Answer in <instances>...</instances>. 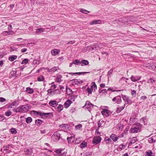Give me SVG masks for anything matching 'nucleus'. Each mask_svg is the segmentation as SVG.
Masks as SVG:
<instances>
[{
    "instance_id": "obj_1",
    "label": "nucleus",
    "mask_w": 156,
    "mask_h": 156,
    "mask_svg": "<svg viewBox=\"0 0 156 156\" xmlns=\"http://www.w3.org/2000/svg\"><path fill=\"white\" fill-rule=\"evenodd\" d=\"M30 108L28 105H24L14 108L13 111L16 112L24 113L28 112Z\"/></svg>"
},
{
    "instance_id": "obj_2",
    "label": "nucleus",
    "mask_w": 156,
    "mask_h": 156,
    "mask_svg": "<svg viewBox=\"0 0 156 156\" xmlns=\"http://www.w3.org/2000/svg\"><path fill=\"white\" fill-rule=\"evenodd\" d=\"M142 125L139 123L133 124L129 130V132L131 133H137L141 131Z\"/></svg>"
},
{
    "instance_id": "obj_3",
    "label": "nucleus",
    "mask_w": 156,
    "mask_h": 156,
    "mask_svg": "<svg viewBox=\"0 0 156 156\" xmlns=\"http://www.w3.org/2000/svg\"><path fill=\"white\" fill-rule=\"evenodd\" d=\"M60 137V134L58 132H56L53 135L51 138L52 140L56 142L59 140Z\"/></svg>"
},
{
    "instance_id": "obj_4",
    "label": "nucleus",
    "mask_w": 156,
    "mask_h": 156,
    "mask_svg": "<svg viewBox=\"0 0 156 156\" xmlns=\"http://www.w3.org/2000/svg\"><path fill=\"white\" fill-rule=\"evenodd\" d=\"M122 98L125 103V105L131 104V100L129 98V97L125 95H122Z\"/></svg>"
},
{
    "instance_id": "obj_5",
    "label": "nucleus",
    "mask_w": 156,
    "mask_h": 156,
    "mask_svg": "<svg viewBox=\"0 0 156 156\" xmlns=\"http://www.w3.org/2000/svg\"><path fill=\"white\" fill-rule=\"evenodd\" d=\"M102 140L101 137L94 136L92 140V143L95 145H97L101 142Z\"/></svg>"
},
{
    "instance_id": "obj_6",
    "label": "nucleus",
    "mask_w": 156,
    "mask_h": 156,
    "mask_svg": "<svg viewBox=\"0 0 156 156\" xmlns=\"http://www.w3.org/2000/svg\"><path fill=\"white\" fill-rule=\"evenodd\" d=\"M112 101L114 103L119 104L122 102L121 98L119 96H117L112 99Z\"/></svg>"
},
{
    "instance_id": "obj_7",
    "label": "nucleus",
    "mask_w": 156,
    "mask_h": 156,
    "mask_svg": "<svg viewBox=\"0 0 156 156\" xmlns=\"http://www.w3.org/2000/svg\"><path fill=\"white\" fill-rule=\"evenodd\" d=\"M123 135H122L121 136H117V135L115 134L112 133L111 134L110 137V138H111L114 141L116 142L119 138L123 137Z\"/></svg>"
},
{
    "instance_id": "obj_8",
    "label": "nucleus",
    "mask_w": 156,
    "mask_h": 156,
    "mask_svg": "<svg viewBox=\"0 0 156 156\" xmlns=\"http://www.w3.org/2000/svg\"><path fill=\"white\" fill-rule=\"evenodd\" d=\"M103 116H108L112 113V112L109 110L107 109H103L101 112Z\"/></svg>"
},
{
    "instance_id": "obj_9",
    "label": "nucleus",
    "mask_w": 156,
    "mask_h": 156,
    "mask_svg": "<svg viewBox=\"0 0 156 156\" xmlns=\"http://www.w3.org/2000/svg\"><path fill=\"white\" fill-rule=\"evenodd\" d=\"M58 69V67L54 66L51 69H48V71L50 74H52L57 71Z\"/></svg>"
},
{
    "instance_id": "obj_10",
    "label": "nucleus",
    "mask_w": 156,
    "mask_h": 156,
    "mask_svg": "<svg viewBox=\"0 0 156 156\" xmlns=\"http://www.w3.org/2000/svg\"><path fill=\"white\" fill-rule=\"evenodd\" d=\"M141 78V77L140 76H132L130 77V80L133 82H136L140 80Z\"/></svg>"
},
{
    "instance_id": "obj_11",
    "label": "nucleus",
    "mask_w": 156,
    "mask_h": 156,
    "mask_svg": "<svg viewBox=\"0 0 156 156\" xmlns=\"http://www.w3.org/2000/svg\"><path fill=\"white\" fill-rule=\"evenodd\" d=\"M71 81L74 84L78 85L81 84L83 83L82 81L79 79H73Z\"/></svg>"
},
{
    "instance_id": "obj_12",
    "label": "nucleus",
    "mask_w": 156,
    "mask_h": 156,
    "mask_svg": "<svg viewBox=\"0 0 156 156\" xmlns=\"http://www.w3.org/2000/svg\"><path fill=\"white\" fill-rule=\"evenodd\" d=\"M101 23V21L100 20H94L92 21H90L89 23V24L90 25H95L97 24H100Z\"/></svg>"
},
{
    "instance_id": "obj_13",
    "label": "nucleus",
    "mask_w": 156,
    "mask_h": 156,
    "mask_svg": "<svg viewBox=\"0 0 156 156\" xmlns=\"http://www.w3.org/2000/svg\"><path fill=\"white\" fill-rule=\"evenodd\" d=\"M60 51V50L58 49H54L51 50V55L53 56H55L58 54Z\"/></svg>"
},
{
    "instance_id": "obj_14",
    "label": "nucleus",
    "mask_w": 156,
    "mask_h": 156,
    "mask_svg": "<svg viewBox=\"0 0 156 156\" xmlns=\"http://www.w3.org/2000/svg\"><path fill=\"white\" fill-rule=\"evenodd\" d=\"M75 138L74 136H71L70 137H68L67 140L69 144L73 143L74 144Z\"/></svg>"
},
{
    "instance_id": "obj_15",
    "label": "nucleus",
    "mask_w": 156,
    "mask_h": 156,
    "mask_svg": "<svg viewBox=\"0 0 156 156\" xmlns=\"http://www.w3.org/2000/svg\"><path fill=\"white\" fill-rule=\"evenodd\" d=\"M104 141L107 145H109L111 144L112 140L110 138L106 137L105 138Z\"/></svg>"
},
{
    "instance_id": "obj_16",
    "label": "nucleus",
    "mask_w": 156,
    "mask_h": 156,
    "mask_svg": "<svg viewBox=\"0 0 156 156\" xmlns=\"http://www.w3.org/2000/svg\"><path fill=\"white\" fill-rule=\"evenodd\" d=\"M49 104L50 106L55 107L58 105V102L55 101L51 100L49 102Z\"/></svg>"
},
{
    "instance_id": "obj_17",
    "label": "nucleus",
    "mask_w": 156,
    "mask_h": 156,
    "mask_svg": "<svg viewBox=\"0 0 156 156\" xmlns=\"http://www.w3.org/2000/svg\"><path fill=\"white\" fill-rule=\"evenodd\" d=\"M34 113L36 115L38 116V115H40V116L45 115H49L50 113H42L41 112H38L34 111Z\"/></svg>"
},
{
    "instance_id": "obj_18",
    "label": "nucleus",
    "mask_w": 156,
    "mask_h": 156,
    "mask_svg": "<svg viewBox=\"0 0 156 156\" xmlns=\"http://www.w3.org/2000/svg\"><path fill=\"white\" fill-rule=\"evenodd\" d=\"M62 76L61 75L58 74L56 78V82L57 83H60V82L62 81Z\"/></svg>"
},
{
    "instance_id": "obj_19",
    "label": "nucleus",
    "mask_w": 156,
    "mask_h": 156,
    "mask_svg": "<svg viewBox=\"0 0 156 156\" xmlns=\"http://www.w3.org/2000/svg\"><path fill=\"white\" fill-rule=\"evenodd\" d=\"M72 103L71 101L68 100L64 104V107L65 108H67Z\"/></svg>"
},
{
    "instance_id": "obj_20",
    "label": "nucleus",
    "mask_w": 156,
    "mask_h": 156,
    "mask_svg": "<svg viewBox=\"0 0 156 156\" xmlns=\"http://www.w3.org/2000/svg\"><path fill=\"white\" fill-rule=\"evenodd\" d=\"M26 92L27 94H31L34 93V90L33 89L30 88L29 87H28L26 88Z\"/></svg>"
},
{
    "instance_id": "obj_21",
    "label": "nucleus",
    "mask_w": 156,
    "mask_h": 156,
    "mask_svg": "<svg viewBox=\"0 0 156 156\" xmlns=\"http://www.w3.org/2000/svg\"><path fill=\"white\" fill-rule=\"evenodd\" d=\"M125 106V104H124L123 105H122V107L117 108L116 112L118 113L120 112L124 108Z\"/></svg>"
},
{
    "instance_id": "obj_22",
    "label": "nucleus",
    "mask_w": 156,
    "mask_h": 156,
    "mask_svg": "<svg viewBox=\"0 0 156 156\" xmlns=\"http://www.w3.org/2000/svg\"><path fill=\"white\" fill-rule=\"evenodd\" d=\"M44 29L43 28H40L37 29L35 31V33L37 34H39L40 33L44 32Z\"/></svg>"
},
{
    "instance_id": "obj_23",
    "label": "nucleus",
    "mask_w": 156,
    "mask_h": 156,
    "mask_svg": "<svg viewBox=\"0 0 156 156\" xmlns=\"http://www.w3.org/2000/svg\"><path fill=\"white\" fill-rule=\"evenodd\" d=\"M80 63H81V66H83L88 65L89 63V62L87 60H83L81 61Z\"/></svg>"
},
{
    "instance_id": "obj_24",
    "label": "nucleus",
    "mask_w": 156,
    "mask_h": 156,
    "mask_svg": "<svg viewBox=\"0 0 156 156\" xmlns=\"http://www.w3.org/2000/svg\"><path fill=\"white\" fill-rule=\"evenodd\" d=\"M17 58V56L16 55H12L9 57L8 59L11 62L13 61L14 60L16 59Z\"/></svg>"
},
{
    "instance_id": "obj_25",
    "label": "nucleus",
    "mask_w": 156,
    "mask_h": 156,
    "mask_svg": "<svg viewBox=\"0 0 156 156\" xmlns=\"http://www.w3.org/2000/svg\"><path fill=\"white\" fill-rule=\"evenodd\" d=\"M87 143L85 141H83L82 143L80 145V147L81 148H83L87 146Z\"/></svg>"
},
{
    "instance_id": "obj_26",
    "label": "nucleus",
    "mask_w": 156,
    "mask_h": 156,
    "mask_svg": "<svg viewBox=\"0 0 156 156\" xmlns=\"http://www.w3.org/2000/svg\"><path fill=\"white\" fill-rule=\"evenodd\" d=\"M57 110L58 112H60L63 109V105L61 104L58 105V106L57 107Z\"/></svg>"
},
{
    "instance_id": "obj_27",
    "label": "nucleus",
    "mask_w": 156,
    "mask_h": 156,
    "mask_svg": "<svg viewBox=\"0 0 156 156\" xmlns=\"http://www.w3.org/2000/svg\"><path fill=\"white\" fill-rule=\"evenodd\" d=\"M95 135V136H94L101 137V133L99 131V129H97L96 130Z\"/></svg>"
},
{
    "instance_id": "obj_28",
    "label": "nucleus",
    "mask_w": 156,
    "mask_h": 156,
    "mask_svg": "<svg viewBox=\"0 0 156 156\" xmlns=\"http://www.w3.org/2000/svg\"><path fill=\"white\" fill-rule=\"evenodd\" d=\"M99 94H101L102 95L104 94H107V91L106 89L103 90L99 89Z\"/></svg>"
},
{
    "instance_id": "obj_29",
    "label": "nucleus",
    "mask_w": 156,
    "mask_h": 156,
    "mask_svg": "<svg viewBox=\"0 0 156 156\" xmlns=\"http://www.w3.org/2000/svg\"><path fill=\"white\" fill-rule=\"evenodd\" d=\"M44 78L42 76H40L37 78V80L38 81H43L44 80Z\"/></svg>"
},
{
    "instance_id": "obj_30",
    "label": "nucleus",
    "mask_w": 156,
    "mask_h": 156,
    "mask_svg": "<svg viewBox=\"0 0 156 156\" xmlns=\"http://www.w3.org/2000/svg\"><path fill=\"white\" fill-rule=\"evenodd\" d=\"M12 31H4L2 32V34L5 36H7L12 34Z\"/></svg>"
},
{
    "instance_id": "obj_31",
    "label": "nucleus",
    "mask_w": 156,
    "mask_h": 156,
    "mask_svg": "<svg viewBox=\"0 0 156 156\" xmlns=\"http://www.w3.org/2000/svg\"><path fill=\"white\" fill-rule=\"evenodd\" d=\"M146 154L147 156H153L154 154L151 150H149L148 151L146 152Z\"/></svg>"
},
{
    "instance_id": "obj_32",
    "label": "nucleus",
    "mask_w": 156,
    "mask_h": 156,
    "mask_svg": "<svg viewBox=\"0 0 156 156\" xmlns=\"http://www.w3.org/2000/svg\"><path fill=\"white\" fill-rule=\"evenodd\" d=\"M50 85L51 86L50 87V89L48 90H53L56 88V85L54 82L51 83Z\"/></svg>"
},
{
    "instance_id": "obj_33",
    "label": "nucleus",
    "mask_w": 156,
    "mask_h": 156,
    "mask_svg": "<svg viewBox=\"0 0 156 156\" xmlns=\"http://www.w3.org/2000/svg\"><path fill=\"white\" fill-rule=\"evenodd\" d=\"M91 88L93 91H95L97 89V86L95 83L94 82L93 84L91 86Z\"/></svg>"
},
{
    "instance_id": "obj_34",
    "label": "nucleus",
    "mask_w": 156,
    "mask_h": 156,
    "mask_svg": "<svg viewBox=\"0 0 156 156\" xmlns=\"http://www.w3.org/2000/svg\"><path fill=\"white\" fill-rule=\"evenodd\" d=\"M32 119L31 117H29L27 118L26 122L27 123H30L32 121Z\"/></svg>"
},
{
    "instance_id": "obj_35",
    "label": "nucleus",
    "mask_w": 156,
    "mask_h": 156,
    "mask_svg": "<svg viewBox=\"0 0 156 156\" xmlns=\"http://www.w3.org/2000/svg\"><path fill=\"white\" fill-rule=\"evenodd\" d=\"M73 63L74 64L78 65V64H80V61L78 59H76L73 60Z\"/></svg>"
},
{
    "instance_id": "obj_36",
    "label": "nucleus",
    "mask_w": 156,
    "mask_h": 156,
    "mask_svg": "<svg viewBox=\"0 0 156 156\" xmlns=\"http://www.w3.org/2000/svg\"><path fill=\"white\" fill-rule=\"evenodd\" d=\"M80 11L81 12L83 13H84V14H87V13H89L90 12L87 11V10H86L84 9H80Z\"/></svg>"
},
{
    "instance_id": "obj_37",
    "label": "nucleus",
    "mask_w": 156,
    "mask_h": 156,
    "mask_svg": "<svg viewBox=\"0 0 156 156\" xmlns=\"http://www.w3.org/2000/svg\"><path fill=\"white\" fill-rule=\"evenodd\" d=\"M81 140L80 138H79L76 139V140L74 141V144H78L80 143L81 142Z\"/></svg>"
},
{
    "instance_id": "obj_38",
    "label": "nucleus",
    "mask_w": 156,
    "mask_h": 156,
    "mask_svg": "<svg viewBox=\"0 0 156 156\" xmlns=\"http://www.w3.org/2000/svg\"><path fill=\"white\" fill-rule=\"evenodd\" d=\"M35 122L37 125H40L42 123V121L41 119H38L36 120Z\"/></svg>"
},
{
    "instance_id": "obj_39",
    "label": "nucleus",
    "mask_w": 156,
    "mask_h": 156,
    "mask_svg": "<svg viewBox=\"0 0 156 156\" xmlns=\"http://www.w3.org/2000/svg\"><path fill=\"white\" fill-rule=\"evenodd\" d=\"M88 73V72H78V73H70V74H78V75H80L81 74H86L87 73Z\"/></svg>"
},
{
    "instance_id": "obj_40",
    "label": "nucleus",
    "mask_w": 156,
    "mask_h": 156,
    "mask_svg": "<svg viewBox=\"0 0 156 156\" xmlns=\"http://www.w3.org/2000/svg\"><path fill=\"white\" fill-rule=\"evenodd\" d=\"M148 83H149L153 84L155 83V81L152 78H151L148 80Z\"/></svg>"
},
{
    "instance_id": "obj_41",
    "label": "nucleus",
    "mask_w": 156,
    "mask_h": 156,
    "mask_svg": "<svg viewBox=\"0 0 156 156\" xmlns=\"http://www.w3.org/2000/svg\"><path fill=\"white\" fill-rule=\"evenodd\" d=\"M132 96L133 97H135L136 95V92L135 90H133L131 91V92Z\"/></svg>"
},
{
    "instance_id": "obj_42",
    "label": "nucleus",
    "mask_w": 156,
    "mask_h": 156,
    "mask_svg": "<svg viewBox=\"0 0 156 156\" xmlns=\"http://www.w3.org/2000/svg\"><path fill=\"white\" fill-rule=\"evenodd\" d=\"M17 131L15 128H12L11 129V133L12 134H16Z\"/></svg>"
},
{
    "instance_id": "obj_43",
    "label": "nucleus",
    "mask_w": 156,
    "mask_h": 156,
    "mask_svg": "<svg viewBox=\"0 0 156 156\" xmlns=\"http://www.w3.org/2000/svg\"><path fill=\"white\" fill-rule=\"evenodd\" d=\"M16 103L15 102H12V104L9 105V108H14V106L16 105Z\"/></svg>"
},
{
    "instance_id": "obj_44",
    "label": "nucleus",
    "mask_w": 156,
    "mask_h": 156,
    "mask_svg": "<svg viewBox=\"0 0 156 156\" xmlns=\"http://www.w3.org/2000/svg\"><path fill=\"white\" fill-rule=\"evenodd\" d=\"M87 91L88 94H91L92 93L93 90L91 88L88 87L87 88Z\"/></svg>"
},
{
    "instance_id": "obj_45",
    "label": "nucleus",
    "mask_w": 156,
    "mask_h": 156,
    "mask_svg": "<svg viewBox=\"0 0 156 156\" xmlns=\"http://www.w3.org/2000/svg\"><path fill=\"white\" fill-rule=\"evenodd\" d=\"M62 151V149H57L55 150V152L58 154H61Z\"/></svg>"
},
{
    "instance_id": "obj_46",
    "label": "nucleus",
    "mask_w": 156,
    "mask_h": 156,
    "mask_svg": "<svg viewBox=\"0 0 156 156\" xmlns=\"http://www.w3.org/2000/svg\"><path fill=\"white\" fill-rule=\"evenodd\" d=\"M126 146L123 144H120L119 145V147L121 150L124 149L126 147Z\"/></svg>"
},
{
    "instance_id": "obj_47",
    "label": "nucleus",
    "mask_w": 156,
    "mask_h": 156,
    "mask_svg": "<svg viewBox=\"0 0 156 156\" xmlns=\"http://www.w3.org/2000/svg\"><path fill=\"white\" fill-rule=\"evenodd\" d=\"M12 112L10 111H8L5 113V115L7 116H9L11 114Z\"/></svg>"
},
{
    "instance_id": "obj_48",
    "label": "nucleus",
    "mask_w": 156,
    "mask_h": 156,
    "mask_svg": "<svg viewBox=\"0 0 156 156\" xmlns=\"http://www.w3.org/2000/svg\"><path fill=\"white\" fill-rule=\"evenodd\" d=\"M148 140V142L150 143H152L153 142H155V140L154 141V139L152 137H150V138H149Z\"/></svg>"
},
{
    "instance_id": "obj_49",
    "label": "nucleus",
    "mask_w": 156,
    "mask_h": 156,
    "mask_svg": "<svg viewBox=\"0 0 156 156\" xmlns=\"http://www.w3.org/2000/svg\"><path fill=\"white\" fill-rule=\"evenodd\" d=\"M28 62V61L27 59V58L24 59L22 62L21 64H26Z\"/></svg>"
},
{
    "instance_id": "obj_50",
    "label": "nucleus",
    "mask_w": 156,
    "mask_h": 156,
    "mask_svg": "<svg viewBox=\"0 0 156 156\" xmlns=\"http://www.w3.org/2000/svg\"><path fill=\"white\" fill-rule=\"evenodd\" d=\"M113 70L112 69H110L108 72V76L109 77L111 76L112 75V72H113Z\"/></svg>"
},
{
    "instance_id": "obj_51",
    "label": "nucleus",
    "mask_w": 156,
    "mask_h": 156,
    "mask_svg": "<svg viewBox=\"0 0 156 156\" xmlns=\"http://www.w3.org/2000/svg\"><path fill=\"white\" fill-rule=\"evenodd\" d=\"M66 152H64L60 154L59 155H58L59 156H67L66 154Z\"/></svg>"
},
{
    "instance_id": "obj_52",
    "label": "nucleus",
    "mask_w": 156,
    "mask_h": 156,
    "mask_svg": "<svg viewBox=\"0 0 156 156\" xmlns=\"http://www.w3.org/2000/svg\"><path fill=\"white\" fill-rule=\"evenodd\" d=\"M100 45H101V46H102L101 44H96L95 45L94 48H96L98 47H99L98 48H100L101 47Z\"/></svg>"
},
{
    "instance_id": "obj_53",
    "label": "nucleus",
    "mask_w": 156,
    "mask_h": 156,
    "mask_svg": "<svg viewBox=\"0 0 156 156\" xmlns=\"http://www.w3.org/2000/svg\"><path fill=\"white\" fill-rule=\"evenodd\" d=\"M75 42V41L74 40L72 41H69L68 42L67 44H73Z\"/></svg>"
},
{
    "instance_id": "obj_54",
    "label": "nucleus",
    "mask_w": 156,
    "mask_h": 156,
    "mask_svg": "<svg viewBox=\"0 0 156 156\" xmlns=\"http://www.w3.org/2000/svg\"><path fill=\"white\" fill-rule=\"evenodd\" d=\"M27 50V48H23L21 50V51L22 53H24L26 52Z\"/></svg>"
},
{
    "instance_id": "obj_55",
    "label": "nucleus",
    "mask_w": 156,
    "mask_h": 156,
    "mask_svg": "<svg viewBox=\"0 0 156 156\" xmlns=\"http://www.w3.org/2000/svg\"><path fill=\"white\" fill-rule=\"evenodd\" d=\"M6 101V99L2 97L0 98V102H3Z\"/></svg>"
},
{
    "instance_id": "obj_56",
    "label": "nucleus",
    "mask_w": 156,
    "mask_h": 156,
    "mask_svg": "<svg viewBox=\"0 0 156 156\" xmlns=\"http://www.w3.org/2000/svg\"><path fill=\"white\" fill-rule=\"evenodd\" d=\"M108 90H109V91H112V92H114V91H116V90H113V89H111V88H108ZM121 90H118L117 91H120Z\"/></svg>"
},
{
    "instance_id": "obj_57",
    "label": "nucleus",
    "mask_w": 156,
    "mask_h": 156,
    "mask_svg": "<svg viewBox=\"0 0 156 156\" xmlns=\"http://www.w3.org/2000/svg\"><path fill=\"white\" fill-rule=\"evenodd\" d=\"M82 126L80 124L76 126L75 127L76 129H78L80 128H81L82 127Z\"/></svg>"
},
{
    "instance_id": "obj_58",
    "label": "nucleus",
    "mask_w": 156,
    "mask_h": 156,
    "mask_svg": "<svg viewBox=\"0 0 156 156\" xmlns=\"http://www.w3.org/2000/svg\"><path fill=\"white\" fill-rule=\"evenodd\" d=\"M105 84L104 83H101L100 85V86L102 88H104L105 87Z\"/></svg>"
},
{
    "instance_id": "obj_59",
    "label": "nucleus",
    "mask_w": 156,
    "mask_h": 156,
    "mask_svg": "<svg viewBox=\"0 0 156 156\" xmlns=\"http://www.w3.org/2000/svg\"><path fill=\"white\" fill-rule=\"evenodd\" d=\"M147 98L146 96H143L141 97V99L143 100H145Z\"/></svg>"
},
{
    "instance_id": "obj_60",
    "label": "nucleus",
    "mask_w": 156,
    "mask_h": 156,
    "mask_svg": "<svg viewBox=\"0 0 156 156\" xmlns=\"http://www.w3.org/2000/svg\"><path fill=\"white\" fill-rule=\"evenodd\" d=\"M3 61L2 60L0 61V67H2L3 65Z\"/></svg>"
},
{
    "instance_id": "obj_61",
    "label": "nucleus",
    "mask_w": 156,
    "mask_h": 156,
    "mask_svg": "<svg viewBox=\"0 0 156 156\" xmlns=\"http://www.w3.org/2000/svg\"><path fill=\"white\" fill-rule=\"evenodd\" d=\"M5 150L6 151V153H9L10 152H11V151L9 150H8V149H6Z\"/></svg>"
},
{
    "instance_id": "obj_62",
    "label": "nucleus",
    "mask_w": 156,
    "mask_h": 156,
    "mask_svg": "<svg viewBox=\"0 0 156 156\" xmlns=\"http://www.w3.org/2000/svg\"><path fill=\"white\" fill-rule=\"evenodd\" d=\"M14 5H10V8H11V10H12V9L14 7Z\"/></svg>"
},
{
    "instance_id": "obj_63",
    "label": "nucleus",
    "mask_w": 156,
    "mask_h": 156,
    "mask_svg": "<svg viewBox=\"0 0 156 156\" xmlns=\"http://www.w3.org/2000/svg\"><path fill=\"white\" fill-rule=\"evenodd\" d=\"M59 88H60V90H62L63 89H64V87H62V86H59Z\"/></svg>"
},
{
    "instance_id": "obj_64",
    "label": "nucleus",
    "mask_w": 156,
    "mask_h": 156,
    "mask_svg": "<svg viewBox=\"0 0 156 156\" xmlns=\"http://www.w3.org/2000/svg\"><path fill=\"white\" fill-rule=\"evenodd\" d=\"M123 156H129L127 153H126L123 155Z\"/></svg>"
}]
</instances>
